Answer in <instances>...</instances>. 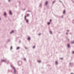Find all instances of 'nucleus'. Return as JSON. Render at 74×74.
Masks as SVG:
<instances>
[{
    "label": "nucleus",
    "mask_w": 74,
    "mask_h": 74,
    "mask_svg": "<svg viewBox=\"0 0 74 74\" xmlns=\"http://www.w3.org/2000/svg\"><path fill=\"white\" fill-rule=\"evenodd\" d=\"M49 32L50 33V34H52V32L51 31H50Z\"/></svg>",
    "instance_id": "nucleus-18"
},
{
    "label": "nucleus",
    "mask_w": 74,
    "mask_h": 74,
    "mask_svg": "<svg viewBox=\"0 0 74 74\" xmlns=\"http://www.w3.org/2000/svg\"><path fill=\"white\" fill-rule=\"evenodd\" d=\"M66 34H68V33H66Z\"/></svg>",
    "instance_id": "nucleus-27"
},
{
    "label": "nucleus",
    "mask_w": 74,
    "mask_h": 74,
    "mask_svg": "<svg viewBox=\"0 0 74 74\" xmlns=\"http://www.w3.org/2000/svg\"><path fill=\"white\" fill-rule=\"evenodd\" d=\"M9 13H10V15H12V12H11V11H10Z\"/></svg>",
    "instance_id": "nucleus-2"
},
{
    "label": "nucleus",
    "mask_w": 74,
    "mask_h": 74,
    "mask_svg": "<svg viewBox=\"0 0 74 74\" xmlns=\"http://www.w3.org/2000/svg\"><path fill=\"white\" fill-rule=\"evenodd\" d=\"M25 19L26 20V16H25Z\"/></svg>",
    "instance_id": "nucleus-16"
},
{
    "label": "nucleus",
    "mask_w": 74,
    "mask_h": 74,
    "mask_svg": "<svg viewBox=\"0 0 74 74\" xmlns=\"http://www.w3.org/2000/svg\"><path fill=\"white\" fill-rule=\"evenodd\" d=\"M55 1H53V3H55Z\"/></svg>",
    "instance_id": "nucleus-23"
},
{
    "label": "nucleus",
    "mask_w": 74,
    "mask_h": 74,
    "mask_svg": "<svg viewBox=\"0 0 74 74\" xmlns=\"http://www.w3.org/2000/svg\"><path fill=\"white\" fill-rule=\"evenodd\" d=\"M63 16H62V18H63Z\"/></svg>",
    "instance_id": "nucleus-33"
},
{
    "label": "nucleus",
    "mask_w": 74,
    "mask_h": 74,
    "mask_svg": "<svg viewBox=\"0 0 74 74\" xmlns=\"http://www.w3.org/2000/svg\"><path fill=\"white\" fill-rule=\"evenodd\" d=\"M71 74H73V73H71Z\"/></svg>",
    "instance_id": "nucleus-29"
},
{
    "label": "nucleus",
    "mask_w": 74,
    "mask_h": 74,
    "mask_svg": "<svg viewBox=\"0 0 74 74\" xmlns=\"http://www.w3.org/2000/svg\"><path fill=\"white\" fill-rule=\"evenodd\" d=\"M47 24L48 25H50V24H51V23H50V22H48Z\"/></svg>",
    "instance_id": "nucleus-5"
},
{
    "label": "nucleus",
    "mask_w": 74,
    "mask_h": 74,
    "mask_svg": "<svg viewBox=\"0 0 74 74\" xmlns=\"http://www.w3.org/2000/svg\"><path fill=\"white\" fill-rule=\"evenodd\" d=\"M12 49V47L11 46V48H10V49L11 50Z\"/></svg>",
    "instance_id": "nucleus-15"
},
{
    "label": "nucleus",
    "mask_w": 74,
    "mask_h": 74,
    "mask_svg": "<svg viewBox=\"0 0 74 74\" xmlns=\"http://www.w3.org/2000/svg\"><path fill=\"white\" fill-rule=\"evenodd\" d=\"M65 10H64L63 13L65 14Z\"/></svg>",
    "instance_id": "nucleus-10"
},
{
    "label": "nucleus",
    "mask_w": 74,
    "mask_h": 74,
    "mask_svg": "<svg viewBox=\"0 0 74 74\" xmlns=\"http://www.w3.org/2000/svg\"><path fill=\"white\" fill-rule=\"evenodd\" d=\"M29 21L27 19H26V22L27 23Z\"/></svg>",
    "instance_id": "nucleus-11"
},
{
    "label": "nucleus",
    "mask_w": 74,
    "mask_h": 74,
    "mask_svg": "<svg viewBox=\"0 0 74 74\" xmlns=\"http://www.w3.org/2000/svg\"><path fill=\"white\" fill-rule=\"evenodd\" d=\"M68 40L69 41V39H68Z\"/></svg>",
    "instance_id": "nucleus-31"
},
{
    "label": "nucleus",
    "mask_w": 74,
    "mask_h": 74,
    "mask_svg": "<svg viewBox=\"0 0 74 74\" xmlns=\"http://www.w3.org/2000/svg\"><path fill=\"white\" fill-rule=\"evenodd\" d=\"M0 19H1V18H0Z\"/></svg>",
    "instance_id": "nucleus-32"
},
{
    "label": "nucleus",
    "mask_w": 74,
    "mask_h": 74,
    "mask_svg": "<svg viewBox=\"0 0 74 74\" xmlns=\"http://www.w3.org/2000/svg\"><path fill=\"white\" fill-rule=\"evenodd\" d=\"M67 45H68V48H69V47H70V45H69V44H68Z\"/></svg>",
    "instance_id": "nucleus-8"
},
{
    "label": "nucleus",
    "mask_w": 74,
    "mask_h": 74,
    "mask_svg": "<svg viewBox=\"0 0 74 74\" xmlns=\"http://www.w3.org/2000/svg\"><path fill=\"white\" fill-rule=\"evenodd\" d=\"M13 69L14 70V73H15V71H16L15 70V68H13Z\"/></svg>",
    "instance_id": "nucleus-13"
},
{
    "label": "nucleus",
    "mask_w": 74,
    "mask_h": 74,
    "mask_svg": "<svg viewBox=\"0 0 74 74\" xmlns=\"http://www.w3.org/2000/svg\"><path fill=\"white\" fill-rule=\"evenodd\" d=\"M20 49V47H18L16 48V49Z\"/></svg>",
    "instance_id": "nucleus-3"
},
{
    "label": "nucleus",
    "mask_w": 74,
    "mask_h": 74,
    "mask_svg": "<svg viewBox=\"0 0 74 74\" xmlns=\"http://www.w3.org/2000/svg\"><path fill=\"white\" fill-rule=\"evenodd\" d=\"M2 62H6V60H2Z\"/></svg>",
    "instance_id": "nucleus-1"
},
{
    "label": "nucleus",
    "mask_w": 74,
    "mask_h": 74,
    "mask_svg": "<svg viewBox=\"0 0 74 74\" xmlns=\"http://www.w3.org/2000/svg\"><path fill=\"white\" fill-rule=\"evenodd\" d=\"M39 36H40V35H41V34H38Z\"/></svg>",
    "instance_id": "nucleus-24"
},
{
    "label": "nucleus",
    "mask_w": 74,
    "mask_h": 74,
    "mask_svg": "<svg viewBox=\"0 0 74 74\" xmlns=\"http://www.w3.org/2000/svg\"><path fill=\"white\" fill-rule=\"evenodd\" d=\"M50 22H52V20L51 19L50 20Z\"/></svg>",
    "instance_id": "nucleus-20"
},
{
    "label": "nucleus",
    "mask_w": 74,
    "mask_h": 74,
    "mask_svg": "<svg viewBox=\"0 0 74 74\" xmlns=\"http://www.w3.org/2000/svg\"><path fill=\"white\" fill-rule=\"evenodd\" d=\"M4 15H5H5H7V14H6V13H5V12H4Z\"/></svg>",
    "instance_id": "nucleus-4"
},
{
    "label": "nucleus",
    "mask_w": 74,
    "mask_h": 74,
    "mask_svg": "<svg viewBox=\"0 0 74 74\" xmlns=\"http://www.w3.org/2000/svg\"><path fill=\"white\" fill-rule=\"evenodd\" d=\"M73 53H74V51H73Z\"/></svg>",
    "instance_id": "nucleus-26"
},
{
    "label": "nucleus",
    "mask_w": 74,
    "mask_h": 74,
    "mask_svg": "<svg viewBox=\"0 0 74 74\" xmlns=\"http://www.w3.org/2000/svg\"><path fill=\"white\" fill-rule=\"evenodd\" d=\"M14 33V30L10 32V34H11V33Z\"/></svg>",
    "instance_id": "nucleus-12"
},
{
    "label": "nucleus",
    "mask_w": 74,
    "mask_h": 74,
    "mask_svg": "<svg viewBox=\"0 0 74 74\" xmlns=\"http://www.w3.org/2000/svg\"><path fill=\"white\" fill-rule=\"evenodd\" d=\"M47 4H48V2L47 1H46V3H45L46 5H47Z\"/></svg>",
    "instance_id": "nucleus-9"
},
{
    "label": "nucleus",
    "mask_w": 74,
    "mask_h": 74,
    "mask_svg": "<svg viewBox=\"0 0 74 74\" xmlns=\"http://www.w3.org/2000/svg\"><path fill=\"white\" fill-rule=\"evenodd\" d=\"M36 47L35 46H34L33 47V48H35Z\"/></svg>",
    "instance_id": "nucleus-19"
},
{
    "label": "nucleus",
    "mask_w": 74,
    "mask_h": 74,
    "mask_svg": "<svg viewBox=\"0 0 74 74\" xmlns=\"http://www.w3.org/2000/svg\"><path fill=\"white\" fill-rule=\"evenodd\" d=\"M9 1H10V0H8Z\"/></svg>",
    "instance_id": "nucleus-30"
},
{
    "label": "nucleus",
    "mask_w": 74,
    "mask_h": 74,
    "mask_svg": "<svg viewBox=\"0 0 74 74\" xmlns=\"http://www.w3.org/2000/svg\"><path fill=\"white\" fill-rule=\"evenodd\" d=\"M67 31V32H69V30H68Z\"/></svg>",
    "instance_id": "nucleus-28"
},
{
    "label": "nucleus",
    "mask_w": 74,
    "mask_h": 74,
    "mask_svg": "<svg viewBox=\"0 0 74 74\" xmlns=\"http://www.w3.org/2000/svg\"><path fill=\"white\" fill-rule=\"evenodd\" d=\"M38 62H39V63H40L41 62V61H38Z\"/></svg>",
    "instance_id": "nucleus-17"
},
{
    "label": "nucleus",
    "mask_w": 74,
    "mask_h": 74,
    "mask_svg": "<svg viewBox=\"0 0 74 74\" xmlns=\"http://www.w3.org/2000/svg\"><path fill=\"white\" fill-rule=\"evenodd\" d=\"M60 59H61L62 60V59H63V58H60Z\"/></svg>",
    "instance_id": "nucleus-25"
},
{
    "label": "nucleus",
    "mask_w": 74,
    "mask_h": 74,
    "mask_svg": "<svg viewBox=\"0 0 74 74\" xmlns=\"http://www.w3.org/2000/svg\"><path fill=\"white\" fill-rule=\"evenodd\" d=\"M73 21H74V20H73Z\"/></svg>",
    "instance_id": "nucleus-34"
},
{
    "label": "nucleus",
    "mask_w": 74,
    "mask_h": 74,
    "mask_svg": "<svg viewBox=\"0 0 74 74\" xmlns=\"http://www.w3.org/2000/svg\"><path fill=\"white\" fill-rule=\"evenodd\" d=\"M24 60H26V58H24Z\"/></svg>",
    "instance_id": "nucleus-22"
},
{
    "label": "nucleus",
    "mask_w": 74,
    "mask_h": 74,
    "mask_svg": "<svg viewBox=\"0 0 74 74\" xmlns=\"http://www.w3.org/2000/svg\"><path fill=\"white\" fill-rule=\"evenodd\" d=\"M71 44H74V41H73L71 42Z\"/></svg>",
    "instance_id": "nucleus-14"
},
{
    "label": "nucleus",
    "mask_w": 74,
    "mask_h": 74,
    "mask_svg": "<svg viewBox=\"0 0 74 74\" xmlns=\"http://www.w3.org/2000/svg\"><path fill=\"white\" fill-rule=\"evenodd\" d=\"M29 14H27V16H29Z\"/></svg>",
    "instance_id": "nucleus-21"
},
{
    "label": "nucleus",
    "mask_w": 74,
    "mask_h": 74,
    "mask_svg": "<svg viewBox=\"0 0 74 74\" xmlns=\"http://www.w3.org/2000/svg\"><path fill=\"white\" fill-rule=\"evenodd\" d=\"M55 63L56 64H58V61H56Z\"/></svg>",
    "instance_id": "nucleus-6"
},
{
    "label": "nucleus",
    "mask_w": 74,
    "mask_h": 74,
    "mask_svg": "<svg viewBox=\"0 0 74 74\" xmlns=\"http://www.w3.org/2000/svg\"><path fill=\"white\" fill-rule=\"evenodd\" d=\"M27 40H30V37H29L28 38H27Z\"/></svg>",
    "instance_id": "nucleus-7"
}]
</instances>
